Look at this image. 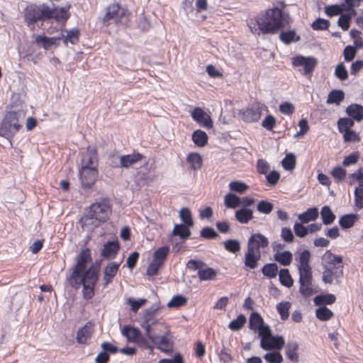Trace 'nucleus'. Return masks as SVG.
Segmentation results:
<instances>
[{
  "mask_svg": "<svg viewBox=\"0 0 363 363\" xmlns=\"http://www.w3.org/2000/svg\"><path fill=\"white\" fill-rule=\"evenodd\" d=\"M91 262L89 250L81 251L78 255L76 266L69 278L70 284L75 288L83 286V296L89 299L94 294V286L99 279V269L88 264Z\"/></svg>",
  "mask_w": 363,
  "mask_h": 363,
  "instance_id": "f257e3e1",
  "label": "nucleus"
},
{
  "mask_svg": "<svg viewBox=\"0 0 363 363\" xmlns=\"http://www.w3.org/2000/svg\"><path fill=\"white\" fill-rule=\"evenodd\" d=\"M159 306H152L144 313L141 327L145 329V335L152 348L156 346L160 350L168 352L172 350V343L167 335L169 333L167 326L155 318Z\"/></svg>",
  "mask_w": 363,
  "mask_h": 363,
  "instance_id": "f03ea898",
  "label": "nucleus"
},
{
  "mask_svg": "<svg viewBox=\"0 0 363 363\" xmlns=\"http://www.w3.org/2000/svg\"><path fill=\"white\" fill-rule=\"evenodd\" d=\"M111 213V206L108 201L103 200L92 203L81 219L82 227L86 231H91L106 222Z\"/></svg>",
  "mask_w": 363,
  "mask_h": 363,
  "instance_id": "7ed1b4c3",
  "label": "nucleus"
},
{
  "mask_svg": "<svg viewBox=\"0 0 363 363\" xmlns=\"http://www.w3.org/2000/svg\"><path fill=\"white\" fill-rule=\"evenodd\" d=\"M310 258L311 253L308 250L301 251L295 258L299 274V291L306 296H311L315 292L312 287L313 276L312 269L309 265Z\"/></svg>",
  "mask_w": 363,
  "mask_h": 363,
  "instance_id": "20e7f679",
  "label": "nucleus"
},
{
  "mask_svg": "<svg viewBox=\"0 0 363 363\" xmlns=\"http://www.w3.org/2000/svg\"><path fill=\"white\" fill-rule=\"evenodd\" d=\"M69 6L50 7L42 4L33 9L32 13H28L26 18L30 22H34L38 19L54 18L59 23H65L69 18Z\"/></svg>",
  "mask_w": 363,
  "mask_h": 363,
  "instance_id": "39448f33",
  "label": "nucleus"
},
{
  "mask_svg": "<svg viewBox=\"0 0 363 363\" xmlns=\"http://www.w3.org/2000/svg\"><path fill=\"white\" fill-rule=\"evenodd\" d=\"M259 29L264 33H275L283 26L282 12L278 8L266 11L256 19Z\"/></svg>",
  "mask_w": 363,
  "mask_h": 363,
  "instance_id": "423d86ee",
  "label": "nucleus"
},
{
  "mask_svg": "<svg viewBox=\"0 0 363 363\" xmlns=\"http://www.w3.org/2000/svg\"><path fill=\"white\" fill-rule=\"evenodd\" d=\"M24 117L25 113L21 111L6 113L0 124V135L11 140L21 127L20 122Z\"/></svg>",
  "mask_w": 363,
  "mask_h": 363,
  "instance_id": "0eeeda50",
  "label": "nucleus"
},
{
  "mask_svg": "<svg viewBox=\"0 0 363 363\" xmlns=\"http://www.w3.org/2000/svg\"><path fill=\"white\" fill-rule=\"evenodd\" d=\"M260 347L265 351L281 350L285 345V340L282 336L272 335L269 328H265L260 332Z\"/></svg>",
  "mask_w": 363,
  "mask_h": 363,
  "instance_id": "6e6552de",
  "label": "nucleus"
},
{
  "mask_svg": "<svg viewBox=\"0 0 363 363\" xmlns=\"http://www.w3.org/2000/svg\"><path fill=\"white\" fill-rule=\"evenodd\" d=\"M128 17V11L121 7L118 4H110L107 9L105 15L103 17V22L108 26L111 21L116 23H123Z\"/></svg>",
  "mask_w": 363,
  "mask_h": 363,
  "instance_id": "1a4fd4ad",
  "label": "nucleus"
},
{
  "mask_svg": "<svg viewBox=\"0 0 363 363\" xmlns=\"http://www.w3.org/2000/svg\"><path fill=\"white\" fill-rule=\"evenodd\" d=\"M121 333L129 342L135 343L143 349L152 350V346L147 336L143 337L138 329L130 325H125L121 330Z\"/></svg>",
  "mask_w": 363,
  "mask_h": 363,
  "instance_id": "9d476101",
  "label": "nucleus"
},
{
  "mask_svg": "<svg viewBox=\"0 0 363 363\" xmlns=\"http://www.w3.org/2000/svg\"><path fill=\"white\" fill-rule=\"evenodd\" d=\"M79 178L84 188H90L94 184L98 177L97 168H79Z\"/></svg>",
  "mask_w": 363,
  "mask_h": 363,
  "instance_id": "9b49d317",
  "label": "nucleus"
},
{
  "mask_svg": "<svg viewBox=\"0 0 363 363\" xmlns=\"http://www.w3.org/2000/svg\"><path fill=\"white\" fill-rule=\"evenodd\" d=\"M64 38V34L55 37H48L45 35H37L34 36V43L40 45L45 50L55 49L60 45V40Z\"/></svg>",
  "mask_w": 363,
  "mask_h": 363,
  "instance_id": "f8f14e48",
  "label": "nucleus"
},
{
  "mask_svg": "<svg viewBox=\"0 0 363 363\" xmlns=\"http://www.w3.org/2000/svg\"><path fill=\"white\" fill-rule=\"evenodd\" d=\"M292 65L294 67H303L305 74H311L317 65V61L313 57L298 55L293 58Z\"/></svg>",
  "mask_w": 363,
  "mask_h": 363,
  "instance_id": "ddd939ff",
  "label": "nucleus"
},
{
  "mask_svg": "<svg viewBox=\"0 0 363 363\" xmlns=\"http://www.w3.org/2000/svg\"><path fill=\"white\" fill-rule=\"evenodd\" d=\"M81 168H97L98 158L94 147L89 146L81 159Z\"/></svg>",
  "mask_w": 363,
  "mask_h": 363,
  "instance_id": "4468645a",
  "label": "nucleus"
},
{
  "mask_svg": "<svg viewBox=\"0 0 363 363\" xmlns=\"http://www.w3.org/2000/svg\"><path fill=\"white\" fill-rule=\"evenodd\" d=\"M191 116L197 123L206 128L213 127V121L211 116L201 108L196 107L191 112Z\"/></svg>",
  "mask_w": 363,
  "mask_h": 363,
  "instance_id": "2eb2a0df",
  "label": "nucleus"
},
{
  "mask_svg": "<svg viewBox=\"0 0 363 363\" xmlns=\"http://www.w3.org/2000/svg\"><path fill=\"white\" fill-rule=\"evenodd\" d=\"M269 240L260 233L252 235L247 243V248H252L255 251H259V248H264L269 245Z\"/></svg>",
  "mask_w": 363,
  "mask_h": 363,
  "instance_id": "dca6fc26",
  "label": "nucleus"
},
{
  "mask_svg": "<svg viewBox=\"0 0 363 363\" xmlns=\"http://www.w3.org/2000/svg\"><path fill=\"white\" fill-rule=\"evenodd\" d=\"M119 266L120 263L116 262H111L106 266L103 278L104 287L107 286L113 281V277L117 274Z\"/></svg>",
  "mask_w": 363,
  "mask_h": 363,
  "instance_id": "f3484780",
  "label": "nucleus"
},
{
  "mask_svg": "<svg viewBox=\"0 0 363 363\" xmlns=\"http://www.w3.org/2000/svg\"><path fill=\"white\" fill-rule=\"evenodd\" d=\"M298 343L294 340L288 342L285 347V355L292 363H298L300 360L298 353Z\"/></svg>",
  "mask_w": 363,
  "mask_h": 363,
  "instance_id": "a211bd4d",
  "label": "nucleus"
},
{
  "mask_svg": "<svg viewBox=\"0 0 363 363\" xmlns=\"http://www.w3.org/2000/svg\"><path fill=\"white\" fill-rule=\"evenodd\" d=\"M143 155L140 153L122 155L119 157V167L129 168L141 161Z\"/></svg>",
  "mask_w": 363,
  "mask_h": 363,
  "instance_id": "6ab92c4d",
  "label": "nucleus"
},
{
  "mask_svg": "<svg viewBox=\"0 0 363 363\" xmlns=\"http://www.w3.org/2000/svg\"><path fill=\"white\" fill-rule=\"evenodd\" d=\"M260 259V251H255L252 248H247L245 257V264L250 269H255L257 266V262Z\"/></svg>",
  "mask_w": 363,
  "mask_h": 363,
  "instance_id": "aec40b11",
  "label": "nucleus"
},
{
  "mask_svg": "<svg viewBox=\"0 0 363 363\" xmlns=\"http://www.w3.org/2000/svg\"><path fill=\"white\" fill-rule=\"evenodd\" d=\"M93 333V325L91 323H86L80 328L77 333V341L79 344H84L91 337Z\"/></svg>",
  "mask_w": 363,
  "mask_h": 363,
  "instance_id": "412c9836",
  "label": "nucleus"
},
{
  "mask_svg": "<svg viewBox=\"0 0 363 363\" xmlns=\"http://www.w3.org/2000/svg\"><path fill=\"white\" fill-rule=\"evenodd\" d=\"M250 328L255 331H258L259 336L262 330L269 327L263 323V319L260 315L253 313L250 318Z\"/></svg>",
  "mask_w": 363,
  "mask_h": 363,
  "instance_id": "4be33fe9",
  "label": "nucleus"
},
{
  "mask_svg": "<svg viewBox=\"0 0 363 363\" xmlns=\"http://www.w3.org/2000/svg\"><path fill=\"white\" fill-rule=\"evenodd\" d=\"M346 113L352 120L360 122L363 119V106L357 104H351L346 108Z\"/></svg>",
  "mask_w": 363,
  "mask_h": 363,
  "instance_id": "5701e85b",
  "label": "nucleus"
},
{
  "mask_svg": "<svg viewBox=\"0 0 363 363\" xmlns=\"http://www.w3.org/2000/svg\"><path fill=\"white\" fill-rule=\"evenodd\" d=\"M186 161L193 170H198L201 168L203 164L202 157L199 153L191 152L187 155Z\"/></svg>",
  "mask_w": 363,
  "mask_h": 363,
  "instance_id": "b1692460",
  "label": "nucleus"
},
{
  "mask_svg": "<svg viewBox=\"0 0 363 363\" xmlns=\"http://www.w3.org/2000/svg\"><path fill=\"white\" fill-rule=\"evenodd\" d=\"M318 217V210L315 207L308 208L306 211L298 216V219L302 223H308L311 221H314Z\"/></svg>",
  "mask_w": 363,
  "mask_h": 363,
  "instance_id": "393cba45",
  "label": "nucleus"
},
{
  "mask_svg": "<svg viewBox=\"0 0 363 363\" xmlns=\"http://www.w3.org/2000/svg\"><path fill=\"white\" fill-rule=\"evenodd\" d=\"M274 259L280 264L286 267L289 266L291 263L293 259V255L289 250L282 251L281 252L275 253L274 255Z\"/></svg>",
  "mask_w": 363,
  "mask_h": 363,
  "instance_id": "a878e982",
  "label": "nucleus"
},
{
  "mask_svg": "<svg viewBox=\"0 0 363 363\" xmlns=\"http://www.w3.org/2000/svg\"><path fill=\"white\" fill-rule=\"evenodd\" d=\"M355 14L356 11L354 9H350L349 11H347V13H342L337 21L338 26H340L343 30H348L350 28L351 18Z\"/></svg>",
  "mask_w": 363,
  "mask_h": 363,
  "instance_id": "bb28decb",
  "label": "nucleus"
},
{
  "mask_svg": "<svg viewBox=\"0 0 363 363\" xmlns=\"http://www.w3.org/2000/svg\"><path fill=\"white\" fill-rule=\"evenodd\" d=\"M241 116L242 120L246 122H255L259 119L260 113L257 108L252 107L245 110Z\"/></svg>",
  "mask_w": 363,
  "mask_h": 363,
  "instance_id": "cd10ccee",
  "label": "nucleus"
},
{
  "mask_svg": "<svg viewBox=\"0 0 363 363\" xmlns=\"http://www.w3.org/2000/svg\"><path fill=\"white\" fill-rule=\"evenodd\" d=\"M235 218L240 223H247L253 218V211L250 209L243 208L236 211Z\"/></svg>",
  "mask_w": 363,
  "mask_h": 363,
  "instance_id": "c85d7f7f",
  "label": "nucleus"
},
{
  "mask_svg": "<svg viewBox=\"0 0 363 363\" xmlns=\"http://www.w3.org/2000/svg\"><path fill=\"white\" fill-rule=\"evenodd\" d=\"M323 261L328 265H332L336 267L337 265H341L342 262V257L340 255H335L330 251L328 250L325 252L323 257ZM341 267L342 266H340Z\"/></svg>",
  "mask_w": 363,
  "mask_h": 363,
  "instance_id": "c756f323",
  "label": "nucleus"
},
{
  "mask_svg": "<svg viewBox=\"0 0 363 363\" xmlns=\"http://www.w3.org/2000/svg\"><path fill=\"white\" fill-rule=\"evenodd\" d=\"M320 216L323 223L326 225L332 224L336 218L330 208L328 206H325L322 208L320 211Z\"/></svg>",
  "mask_w": 363,
  "mask_h": 363,
  "instance_id": "7c9ffc66",
  "label": "nucleus"
},
{
  "mask_svg": "<svg viewBox=\"0 0 363 363\" xmlns=\"http://www.w3.org/2000/svg\"><path fill=\"white\" fill-rule=\"evenodd\" d=\"M216 272L212 268L203 266L198 271V277L201 281H209L216 276Z\"/></svg>",
  "mask_w": 363,
  "mask_h": 363,
  "instance_id": "2f4dec72",
  "label": "nucleus"
},
{
  "mask_svg": "<svg viewBox=\"0 0 363 363\" xmlns=\"http://www.w3.org/2000/svg\"><path fill=\"white\" fill-rule=\"evenodd\" d=\"M119 246L117 242H109L104 245L102 255L107 258H113L116 255Z\"/></svg>",
  "mask_w": 363,
  "mask_h": 363,
  "instance_id": "473e14b6",
  "label": "nucleus"
},
{
  "mask_svg": "<svg viewBox=\"0 0 363 363\" xmlns=\"http://www.w3.org/2000/svg\"><path fill=\"white\" fill-rule=\"evenodd\" d=\"M169 252V248L168 247L164 246L158 248L153 255L152 261L162 266Z\"/></svg>",
  "mask_w": 363,
  "mask_h": 363,
  "instance_id": "72a5a7b5",
  "label": "nucleus"
},
{
  "mask_svg": "<svg viewBox=\"0 0 363 363\" xmlns=\"http://www.w3.org/2000/svg\"><path fill=\"white\" fill-rule=\"evenodd\" d=\"M241 203V199L233 193H228L224 196V204L228 208H236Z\"/></svg>",
  "mask_w": 363,
  "mask_h": 363,
  "instance_id": "f704fd0d",
  "label": "nucleus"
},
{
  "mask_svg": "<svg viewBox=\"0 0 363 363\" xmlns=\"http://www.w3.org/2000/svg\"><path fill=\"white\" fill-rule=\"evenodd\" d=\"M192 140L196 146L203 147L208 141L207 134L203 130H197L192 134Z\"/></svg>",
  "mask_w": 363,
  "mask_h": 363,
  "instance_id": "c9c22d12",
  "label": "nucleus"
},
{
  "mask_svg": "<svg viewBox=\"0 0 363 363\" xmlns=\"http://www.w3.org/2000/svg\"><path fill=\"white\" fill-rule=\"evenodd\" d=\"M280 283L288 288L293 286L294 281L288 269H281L279 272Z\"/></svg>",
  "mask_w": 363,
  "mask_h": 363,
  "instance_id": "e433bc0d",
  "label": "nucleus"
},
{
  "mask_svg": "<svg viewBox=\"0 0 363 363\" xmlns=\"http://www.w3.org/2000/svg\"><path fill=\"white\" fill-rule=\"evenodd\" d=\"M228 187L232 192H236L238 194H243L249 189V186L245 182L240 180L230 182L228 184Z\"/></svg>",
  "mask_w": 363,
  "mask_h": 363,
  "instance_id": "4c0bfd02",
  "label": "nucleus"
},
{
  "mask_svg": "<svg viewBox=\"0 0 363 363\" xmlns=\"http://www.w3.org/2000/svg\"><path fill=\"white\" fill-rule=\"evenodd\" d=\"M66 35H64V38H62L63 40L64 44L65 45H67L68 43L71 44H75L79 40V30L76 28L71 29L69 30H65Z\"/></svg>",
  "mask_w": 363,
  "mask_h": 363,
  "instance_id": "58836bf2",
  "label": "nucleus"
},
{
  "mask_svg": "<svg viewBox=\"0 0 363 363\" xmlns=\"http://www.w3.org/2000/svg\"><path fill=\"white\" fill-rule=\"evenodd\" d=\"M262 272L267 278H275L278 272V266L275 263L266 264L263 266Z\"/></svg>",
  "mask_w": 363,
  "mask_h": 363,
  "instance_id": "ea45409f",
  "label": "nucleus"
},
{
  "mask_svg": "<svg viewBox=\"0 0 363 363\" xmlns=\"http://www.w3.org/2000/svg\"><path fill=\"white\" fill-rule=\"evenodd\" d=\"M357 219V218L355 215H345L340 218L339 224L342 228H350L354 225Z\"/></svg>",
  "mask_w": 363,
  "mask_h": 363,
  "instance_id": "a19ab883",
  "label": "nucleus"
},
{
  "mask_svg": "<svg viewBox=\"0 0 363 363\" xmlns=\"http://www.w3.org/2000/svg\"><path fill=\"white\" fill-rule=\"evenodd\" d=\"M344 92L341 90H333L328 96V104H339L344 99Z\"/></svg>",
  "mask_w": 363,
  "mask_h": 363,
  "instance_id": "79ce46f5",
  "label": "nucleus"
},
{
  "mask_svg": "<svg viewBox=\"0 0 363 363\" xmlns=\"http://www.w3.org/2000/svg\"><path fill=\"white\" fill-rule=\"evenodd\" d=\"M344 11H346L345 4L342 5H331L325 8V12L328 16H334L341 15Z\"/></svg>",
  "mask_w": 363,
  "mask_h": 363,
  "instance_id": "37998d69",
  "label": "nucleus"
},
{
  "mask_svg": "<svg viewBox=\"0 0 363 363\" xmlns=\"http://www.w3.org/2000/svg\"><path fill=\"white\" fill-rule=\"evenodd\" d=\"M291 303L289 301H283L277 304V310L282 320H286L289 317V311L291 308Z\"/></svg>",
  "mask_w": 363,
  "mask_h": 363,
  "instance_id": "c03bdc74",
  "label": "nucleus"
},
{
  "mask_svg": "<svg viewBox=\"0 0 363 363\" xmlns=\"http://www.w3.org/2000/svg\"><path fill=\"white\" fill-rule=\"evenodd\" d=\"M335 296L331 294L316 296L314 302L316 305L332 304L335 301Z\"/></svg>",
  "mask_w": 363,
  "mask_h": 363,
  "instance_id": "a18cd8bd",
  "label": "nucleus"
},
{
  "mask_svg": "<svg viewBox=\"0 0 363 363\" xmlns=\"http://www.w3.org/2000/svg\"><path fill=\"white\" fill-rule=\"evenodd\" d=\"M315 315L319 320L326 321L333 315V313L325 306H320L316 309Z\"/></svg>",
  "mask_w": 363,
  "mask_h": 363,
  "instance_id": "49530a36",
  "label": "nucleus"
},
{
  "mask_svg": "<svg viewBox=\"0 0 363 363\" xmlns=\"http://www.w3.org/2000/svg\"><path fill=\"white\" fill-rule=\"evenodd\" d=\"M355 182H358V187H363V170L362 169L350 174L348 177V184L350 185H352Z\"/></svg>",
  "mask_w": 363,
  "mask_h": 363,
  "instance_id": "de8ad7c7",
  "label": "nucleus"
},
{
  "mask_svg": "<svg viewBox=\"0 0 363 363\" xmlns=\"http://www.w3.org/2000/svg\"><path fill=\"white\" fill-rule=\"evenodd\" d=\"M279 38L281 41L286 44H289L292 42H296L299 40V37L296 35V32L294 30L282 32L280 34Z\"/></svg>",
  "mask_w": 363,
  "mask_h": 363,
  "instance_id": "09e8293b",
  "label": "nucleus"
},
{
  "mask_svg": "<svg viewBox=\"0 0 363 363\" xmlns=\"http://www.w3.org/2000/svg\"><path fill=\"white\" fill-rule=\"evenodd\" d=\"M330 174L336 182H341L346 178L347 171L342 167L337 166L332 169Z\"/></svg>",
  "mask_w": 363,
  "mask_h": 363,
  "instance_id": "8fccbe9b",
  "label": "nucleus"
},
{
  "mask_svg": "<svg viewBox=\"0 0 363 363\" xmlns=\"http://www.w3.org/2000/svg\"><path fill=\"white\" fill-rule=\"evenodd\" d=\"M282 166L286 170L291 171L295 168L296 166V157L292 153L286 155V156L282 160Z\"/></svg>",
  "mask_w": 363,
  "mask_h": 363,
  "instance_id": "3c124183",
  "label": "nucleus"
},
{
  "mask_svg": "<svg viewBox=\"0 0 363 363\" xmlns=\"http://www.w3.org/2000/svg\"><path fill=\"white\" fill-rule=\"evenodd\" d=\"M354 125V121L349 118H342L337 121V128L340 133L350 130V128Z\"/></svg>",
  "mask_w": 363,
  "mask_h": 363,
  "instance_id": "603ef678",
  "label": "nucleus"
},
{
  "mask_svg": "<svg viewBox=\"0 0 363 363\" xmlns=\"http://www.w3.org/2000/svg\"><path fill=\"white\" fill-rule=\"evenodd\" d=\"M179 217L186 226L193 225V220L191 211L187 208H182L179 211Z\"/></svg>",
  "mask_w": 363,
  "mask_h": 363,
  "instance_id": "864d4df0",
  "label": "nucleus"
},
{
  "mask_svg": "<svg viewBox=\"0 0 363 363\" xmlns=\"http://www.w3.org/2000/svg\"><path fill=\"white\" fill-rule=\"evenodd\" d=\"M263 357L268 363H281L283 362V357L278 350L277 352H267Z\"/></svg>",
  "mask_w": 363,
  "mask_h": 363,
  "instance_id": "5fc2aeb1",
  "label": "nucleus"
},
{
  "mask_svg": "<svg viewBox=\"0 0 363 363\" xmlns=\"http://www.w3.org/2000/svg\"><path fill=\"white\" fill-rule=\"evenodd\" d=\"M189 226L183 225H175L172 233L179 235L181 238H186L190 236V230Z\"/></svg>",
  "mask_w": 363,
  "mask_h": 363,
  "instance_id": "6e6d98bb",
  "label": "nucleus"
},
{
  "mask_svg": "<svg viewBox=\"0 0 363 363\" xmlns=\"http://www.w3.org/2000/svg\"><path fill=\"white\" fill-rule=\"evenodd\" d=\"M334 74L341 81H345L348 78V72L342 62L336 66Z\"/></svg>",
  "mask_w": 363,
  "mask_h": 363,
  "instance_id": "4d7b16f0",
  "label": "nucleus"
},
{
  "mask_svg": "<svg viewBox=\"0 0 363 363\" xmlns=\"http://www.w3.org/2000/svg\"><path fill=\"white\" fill-rule=\"evenodd\" d=\"M246 322L245 316L240 314L238 316V318L233 320H232L228 325V328L231 330H238L241 329V328L244 325Z\"/></svg>",
  "mask_w": 363,
  "mask_h": 363,
  "instance_id": "13d9d810",
  "label": "nucleus"
},
{
  "mask_svg": "<svg viewBox=\"0 0 363 363\" xmlns=\"http://www.w3.org/2000/svg\"><path fill=\"white\" fill-rule=\"evenodd\" d=\"M186 303V298L181 295H177L173 296L170 301L167 303V307L169 308H178Z\"/></svg>",
  "mask_w": 363,
  "mask_h": 363,
  "instance_id": "bf43d9fd",
  "label": "nucleus"
},
{
  "mask_svg": "<svg viewBox=\"0 0 363 363\" xmlns=\"http://www.w3.org/2000/svg\"><path fill=\"white\" fill-rule=\"evenodd\" d=\"M359 159V153L358 152H354L351 153L345 157L342 165L345 167H349L353 165L357 162Z\"/></svg>",
  "mask_w": 363,
  "mask_h": 363,
  "instance_id": "052dcab7",
  "label": "nucleus"
},
{
  "mask_svg": "<svg viewBox=\"0 0 363 363\" xmlns=\"http://www.w3.org/2000/svg\"><path fill=\"white\" fill-rule=\"evenodd\" d=\"M226 250L230 252H236L240 250V242L236 240H229L224 242Z\"/></svg>",
  "mask_w": 363,
  "mask_h": 363,
  "instance_id": "680f3d73",
  "label": "nucleus"
},
{
  "mask_svg": "<svg viewBox=\"0 0 363 363\" xmlns=\"http://www.w3.org/2000/svg\"><path fill=\"white\" fill-rule=\"evenodd\" d=\"M300 130L297 132L294 137L296 138L303 137L309 130V126L306 119L303 118L298 122Z\"/></svg>",
  "mask_w": 363,
  "mask_h": 363,
  "instance_id": "e2e57ef3",
  "label": "nucleus"
},
{
  "mask_svg": "<svg viewBox=\"0 0 363 363\" xmlns=\"http://www.w3.org/2000/svg\"><path fill=\"white\" fill-rule=\"evenodd\" d=\"M329 25L330 23L328 20L319 18L312 23V28L316 30H326Z\"/></svg>",
  "mask_w": 363,
  "mask_h": 363,
  "instance_id": "0e129e2a",
  "label": "nucleus"
},
{
  "mask_svg": "<svg viewBox=\"0 0 363 363\" xmlns=\"http://www.w3.org/2000/svg\"><path fill=\"white\" fill-rule=\"evenodd\" d=\"M303 223H295L294 225V230L296 236L299 238H304L308 234L307 227H305Z\"/></svg>",
  "mask_w": 363,
  "mask_h": 363,
  "instance_id": "69168bd1",
  "label": "nucleus"
},
{
  "mask_svg": "<svg viewBox=\"0 0 363 363\" xmlns=\"http://www.w3.org/2000/svg\"><path fill=\"white\" fill-rule=\"evenodd\" d=\"M257 208L260 213L268 214L272 211L273 206L268 201H261L258 203Z\"/></svg>",
  "mask_w": 363,
  "mask_h": 363,
  "instance_id": "338daca9",
  "label": "nucleus"
},
{
  "mask_svg": "<svg viewBox=\"0 0 363 363\" xmlns=\"http://www.w3.org/2000/svg\"><path fill=\"white\" fill-rule=\"evenodd\" d=\"M355 205L358 208H363V187H357L354 191Z\"/></svg>",
  "mask_w": 363,
  "mask_h": 363,
  "instance_id": "774afa93",
  "label": "nucleus"
}]
</instances>
